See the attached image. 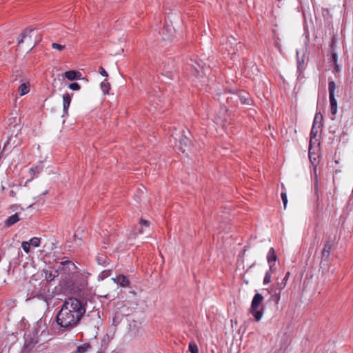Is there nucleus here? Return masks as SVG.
I'll list each match as a JSON object with an SVG mask.
<instances>
[{
	"mask_svg": "<svg viewBox=\"0 0 353 353\" xmlns=\"http://www.w3.org/2000/svg\"><path fill=\"white\" fill-rule=\"evenodd\" d=\"M143 233V230L141 229V230H139L137 232V231H134V234L135 235L138 234H142Z\"/></svg>",
	"mask_w": 353,
	"mask_h": 353,
	"instance_id": "nucleus-47",
	"label": "nucleus"
},
{
	"mask_svg": "<svg viewBox=\"0 0 353 353\" xmlns=\"http://www.w3.org/2000/svg\"><path fill=\"white\" fill-rule=\"evenodd\" d=\"M9 121H10V126L12 125V127L14 128H17V129L19 128V124L17 121L16 117L10 118Z\"/></svg>",
	"mask_w": 353,
	"mask_h": 353,
	"instance_id": "nucleus-34",
	"label": "nucleus"
},
{
	"mask_svg": "<svg viewBox=\"0 0 353 353\" xmlns=\"http://www.w3.org/2000/svg\"><path fill=\"white\" fill-rule=\"evenodd\" d=\"M68 87L72 90H79L81 88V85L78 83H72L69 84Z\"/></svg>",
	"mask_w": 353,
	"mask_h": 353,
	"instance_id": "nucleus-36",
	"label": "nucleus"
},
{
	"mask_svg": "<svg viewBox=\"0 0 353 353\" xmlns=\"http://www.w3.org/2000/svg\"><path fill=\"white\" fill-rule=\"evenodd\" d=\"M99 73L103 77H108V73L103 67L99 68Z\"/></svg>",
	"mask_w": 353,
	"mask_h": 353,
	"instance_id": "nucleus-41",
	"label": "nucleus"
},
{
	"mask_svg": "<svg viewBox=\"0 0 353 353\" xmlns=\"http://www.w3.org/2000/svg\"><path fill=\"white\" fill-rule=\"evenodd\" d=\"M38 41H40V39H39L37 41H35V43Z\"/></svg>",
	"mask_w": 353,
	"mask_h": 353,
	"instance_id": "nucleus-51",
	"label": "nucleus"
},
{
	"mask_svg": "<svg viewBox=\"0 0 353 353\" xmlns=\"http://www.w3.org/2000/svg\"><path fill=\"white\" fill-rule=\"evenodd\" d=\"M42 166L41 165H37L34 167H32L30 169V172H32L34 175H36L39 173H40L42 171Z\"/></svg>",
	"mask_w": 353,
	"mask_h": 353,
	"instance_id": "nucleus-29",
	"label": "nucleus"
},
{
	"mask_svg": "<svg viewBox=\"0 0 353 353\" xmlns=\"http://www.w3.org/2000/svg\"><path fill=\"white\" fill-rule=\"evenodd\" d=\"M30 91V85L28 83H22L19 88V92L21 96H23Z\"/></svg>",
	"mask_w": 353,
	"mask_h": 353,
	"instance_id": "nucleus-20",
	"label": "nucleus"
},
{
	"mask_svg": "<svg viewBox=\"0 0 353 353\" xmlns=\"http://www.w3.org/2000/svg\"><path fill=\"white\" fill-rule=\"evenodd\" d=\"M81 72L75 70H69L64 73V77L70 81L79 79L81 78Z\"/></svg>",
	"mask_w": 353,
	"mask_h": 353,
	"instance_id": "nucleus-12",
	"label": "nucleus"
},
{
	"mask_svg": "<svg viewBox=\"0 0 353 353\" xmlns=\"http://www.w3.org/2000/svg\"><path fill=\"white\" fill-rule=\"evenodd\" d=\"M29 243H30V245L37 248L40 245L41 241L39 238L33 237L30 240Z\"/></svg>",
	"mask_w": 353,
	"mask_h": 353,
	"instance_id": "nucleus-27",
	"label": "nucleus"
},
{
	"mask_svg": "<svg viewBox=\"0 0 353 353\" xmlns=\"http://www.w3.org/2000/svg\"><path fill=\"white\" fill-rule=\"evenodd\" d=\"M322 121H323V115L320 112H317L314 116L313 125L314 126H317L318 128H321L322 126Z\"/></svg>",
	"mask_w": 353,
	"mask_h": 353,
	"instance_id": "nucleus-18",
	"label": "nucleus"
},
{
	"mask_svg": "<svg viewBox=\"0 0 353 353\" xmlns=\"http://www.w3.org/2000/svg\"><path fill=\"white\" fill-rule=\"evenodd\" d=\"M276 259L277 257L275 254V251L273 248H271L267 255V260L270 265V269H272V267L274 265V263L276 262Z\"/></svg>",
	"mask_w": 353,
	"mask_h": 353,
	"instance_id": "nucleus-10",
	"label": "nucleus"
},
{
	"mask_svg": "<svg viewBox=\"0 0 353 353\" xmlns=\"http://www.w3.org/2000/svg\"><path fill=\"white\" fill-rule=\"evenodd\" d=\"M54 268V270L52 271V274H54L55 278H56V277H57V276H59V274H61V273H60V272H59V271H58V268L57 267V265H56L54 266V268Z\"/></svg>",
	"mask_w": 353,
	"mask_h": 353,
	"instance_id": "nucleus-42",
	"label": "nucleus"
},
{
	"mask_svg": "<svg viewBox=\"0 0 353 353\" xmlns=\"http://www.w3.org/2000/svg\"><path fill=\"white\" fill-rule=\"evenodd\" d=\"M1 190H5V187L3 185L1 186Z\"/></svg>",
	"mask_w": 353,
	"mask_h": 353,
	"instance_id": "nucleus-48",
	"label": "nucleus"
},
{
	"mask_svg": "<svg viewBox=\"0 0 353 353\" xmlns=\"http://www.w3.org/2000/svg\"><path fill=\"white\" fill-rule=\"evenodd\" d=\"M85 310V305L81 301L70 297L65 300L56 321L65 331L70 330L77 325Z\"/></svg>",
	"mask_w": 353,
	"mask_h": 353,
	"instance_id": "nucleus-1",
	"label": "nucleus"
},
{
	"mask_svg": "<svg viewBox=\"0 0 353 353\" xmlns=\"http://www.w3.org/2000/svg\"><path fill=\"white\" fill-rule=\"evenodd\" d=\"M189 351L190 353H198V347L196 344L194 342H191L189 343Z\"/></svg>",
	"mask_w": 353,
	"mask_h": 353,
	"instance_id": "nucleus-30",
	"label": "nucleus"
},
{
	"mask_svg": "<svg viewBox=\"0 0 353 353\" xmlns=\"http://www.w3.org/2000/svg\"><path fill=\"white\" fill-rule=\"evenodd\" d=\"M332 62L334 65L336 71L338 72L339 69V65L337 64V53L336 52V51H334V49H333L332 52Z\"/></svg>",
	"mask_w": 353,
	"mask_h": 353,
	"instance_id": "nucleus-24",
	"label": "nucleus"
},
{
	"mask_svg": "<svg viewBox=\"0 0 353 353\" xmlns=\"http://www.w3.org/2000/svg\"><path fill=\"white\" fill-rule=\"evenodd\" d=\"M281 299L280 292L279 293H274L271 296V299L275 303V304H278Z\"/></svg>",
	"mask_w": 353,
	"mask_h": 353,
	"instance_id": "nucleus-33",
	"label": "nucleus"
},
{
	"mask_svg": "<svg viewBox=\"0 0 353 353\" xmlns=\"http://www.w3.org/2000/svg\"><path fill=\"white\" fill-rule=\"evenodd\" d=\"M272 269L270 268L269 270L266 272L265 275L263 279V284L264 285H266V284H268L269 283H270L271 277H272Z\"/></svg>",
	"mask_w": 353,
	"mask_h": 353,
	"instance_id": "nucleus-26",
	"label": "nucleus"
},
{
	"mask_svg": "<svg viewBox=\"0 0 353 353\" xmlns=\"http://www.w3.org/2000/svg\"><path fill=\"white\" fill-rule=\"evenodd\" d=\"M336 90V84L333 81L329 82L328 84V90H329V97H334V91Z\"/></svg>",
	"mask_w": 353,
	"mask_h": 353,
	"instance_id": "nucleus-23",
	"label": "nucleus"
},
{
	"mask_svg": "<svg viewBox=\"0 0 353 353\" xmlns=\"http://www.w3.org/2000/svg\"><path fill=\"white\" fill-rule=\"evenodd\" d=\"M192 142L189 139V138L187 137L185 135L181 136V139L179 141V144L176 145L178 149L183 153L188 152L190 150Z\"/></svg>",
	"mask_w": 353,
	"mask_h": 353,
	"instance_id": "nucleus-7",
	"label": "nucleus"
},
{
	"mask_svg": "<svg viewBox=\"0 0 353 353\" xmlns=\"http://www.w3.org/2000/svg\"><path fill=\"white\" fill-rule=\"evenodd\" d=\"M21 248L25 252L29 253L30 251V243L28 241H23L21 243Z\"/></svg>",
	"mask_w": 353,
	"mask_h": 353,
	"instance_id": "nucleus-32",
	"label": "nucleus"
},
{
	"mask_svg": "<svg viewBox=\"0 0 353 353\" xmlns=\"http://www.w3.org/2000/svg\"><path fill=\"white\" fill-rule=\"evenodd\" d=\"M233 41H236V40L234 37H232L228 39L227 42L230 43V44H233Z\"/></svg>",
	"mask_w": 353,
	"mask_h": 353,
	"instance_id": "nucleus-45",
	"label": "nucleus"
},
{
	"mask_svg": "<svg viewBox=\"0 0 353 353\" xmlns=\"http://www.w3.org/2000/svg\"><path fill=\"white\" fill-rule=\"evenodd\" d=\"M72 97L69 93L63 95V107L65 113L68 114V110L70 105Z\"/></svg>",
	"mask_w": 353,
	"mask_h": 353,
	"instance_id": "nucleus-13",
	"label": "nucleus"
},
{
	"mask_svg": "<svg viewBox=\"0 0 353 353\" xmlns=\"http://www.w3.org/2000/svg\"><path fill=\"white\" fill-rule=\"evenodd\" d=\"M45 279L48 282H51L55 279L54 274H52V270H46L44 271Z\"/></svg>",
	"mask_w": 353,
	"mask_h": 353,
	"instance_id": "nucleus-22",
	"label": "nucleus"
},
{
	"mask_svg": "<svg viewBox=\"0 0 353 353\" xmlns=\"http://www.w3.org/2000/svg\"><path fill=\"white\" fill-rule=\"evenodd\" d=\"M330 112L334 116L337 112V101L334 97H330Z\"/></svg>",
	"mask_w": 353,
	"mask_h": 353,
	"instance_id": "nucleus-17",
	"label": "nucleus"
},
{
	"mask_svg": "<svg viewBox=\"0 0 353 353\" xmlns=\"http://www.w3.org/2000/svg\"><path fill=\"white\" fill-rule=\"evenodd\" d=\"M101 88L102 91L103 92V93L107 94V93H108V91L110 89V85L109 82L107 80H104L101 83Z\"/></svg>",
	"mask_w": 353,
	"mask_h": 353,
	"instance_id": "nucleus-25",
	"label": "nucleus"
},
{
	"mask_svg": "<svg viewBox=\"0 0 353 353\" xmlns=\"http://www.w3.org/2000/svg\"><path fill=\"white\" fill-rule=\"evenodd\" d=\"M263 301V296L259 293H256L252 299L250 308V313L254 316L255 320L257 321H260L263 316V310L259 309Z\"/></svg>",
	"mask_w": 353,
	"mask_h": 353,
	"instance_id": "nucleus-2",
	"label": "nucleus"
},
{
	"mask_svg": "<svg viewBox=\"0 0 353 353\" xmlns=\"http://www.w3.org/2000/svg\"><path fill=\"white\" fill-rule=\"evenodd\" d=\"M140 224L142 225V226H145V227H149L150 226V222L148 221H146L143 219H140Z\"/></svg>",
	"mask_w": 353,
	"mask_h": 353,
	"instance_id": "nucleus-39",
	"label": "nucleus"
},
{
	"mask_svg": "<svg viewBox=\"0 0 353 353\" xmlns=\"http://www.w3.org/2000/svg\"><path fill=\"white\" fill-rule=\"evenodd\" d=\"M52 48H54L55 50H57L59 51H62L65 48V46L61 45V44H59V43H52Z\"/></svg>",
	"mask_w": 353,
	"mask_h": 353,
	"instance_id": "nucleus-35",
	"label": "nucleus"
},
{
	"mask_svg": "<svg viewBox=\"0 0 353 353\" xmlns=\"http://www.w3.org/2000/svg\"><path fill=\"white\" fill-rule=\"evenodd\" d=\"M300 54L301 52L299 50H296L297 70L299 74H301L305 70V54L303 52L301 56Z\"/></svg>",
	"mask_w": 353,
	"mask_h": 353,
	"instance_id": "nucleus-8",
	"label": "nucleus"
},
{
	"mask_svg": "<svg viewBox=\"0 0 353 353\" xmlns=\"http://www.w3.org/2000/svg\"><path fill=\"white\" fill-rule=\"evenodd\" d=\"M74 345L77 348L76 353H85L88 352L93 351L92 345L91 343H84L80 345H77L75 343Z\"/></svg>",
	"mask_w": 353,
	"mask_h": 353,
	"instance_id": "nucleus-9",
	"label": "nucleus"
},
{
	"mask_svg": "<svg viewBox=\"0 0 353 353\" xmlns=\"http://www.w3.org/2000/svg\"><path fill=\"white\" fill-rule=\"evenodd\" d=\"M320 128H318L317 126L312 125L311 132H310V139H312L314 138H316L317 136V134L319 132V130Z\"/></svg>",
	"mask_w": 353,
	"mask_h": 353,
	"instance_id": "nucleus-31",
	"label": "nucleus"
},
{
	"mask_svg": "<svg viewBox=\"0 0 353 353\" xmlns=\"http://www.w3.org/2000/svg\"><path fill=\"white\" fill-rule=\"evenodd\" d=\"M88 274L81 273L77 270L71 276L72 285L79 290L84 289L88 285Z\"/></svg>",
	"mask_w": 353,
	"mask_h": 353,
	"instance_id": "nucleus-4",
	"label": "nucleus"
},
{
	"mask_svg": "<svg viewBox=\"0 0 353 353\" xmlns=\"http://www.w3.org/2000/svg\"><path fill=\"white\" fill-rule=\"evenodd\" d=\"M334 241H335L334 237H332L331 236H327V240L325 241L324 248H323V249L322 250V253H321L322 260H323V261L328 260L330 253H331V251H332V249L334 245Z\"/></svg>",
	"mask_w": 353,
	"mask_h": 353,
	"instance_id": "nucleus-6",
	"label": "nucleus"
},
{
	"mask_svg": "<svg viewBox=\"0 0 353 353\" xmlns=\"http://www.w3.org/2000/svg\"><path fill=\"white\" fill-rule=\"evenodd\" d=\"M30 345H31L30 344H26V343H25V345H24V347H25V349H26V351H30V350H32V347H30Z\"/></svg>",
	"mask_w": 353,
	"mask_h": 353,
	"instance_id": "nucleus-44",
	"label": "nucleus"
},
{
	"mask_svg": "<svg viewBox=\"0 0 353 353\" xmlns=\"http://www.w3.org/2000/svg\"><path fill=\"white\" fill-rule=\"evenodd\" d=\"M115 283L121 285L123 287H126L129 285L128 279L124 275H119L116 279H114Z\"/></svg>",
	"mask_w": 353,
	"mask_h": 353,
	"instance_id": "nucleus-16",
	"label": "nucleus"
},
{
	"mask_svg": "<svg viewBox=\"0 0 353 353\" xmlns=\"http://www.w3.org/2000/svg\"><path fill=\"white\" fill-rule=\"evenodd\" d=\"M330 46L331 48L332 51L333 50V49L335 50V48H336V41H335L334 36L332 37V41H331V43L330 45Z\"/></svg>",
	"mask_w": 353,
	"mask_h": 353,
	"instance_id": "nucleus-40",
	"label": "nucleus"
},
{
	"mask_svg": "<svg viewBox=\"0 0 353 353\" xmlns=\"http://www.w3.org/2000/svg\"><path fill=\"white\" fill-rule=\"evenodd\" d=\"M239 99L243 104H250V98L248 97V94L245 92L241 93L239 96Z\"/></svg>",
	"mask_w": 353,
	"mask_h": 353,
	"instance_id": "nucleus-21",
	"label": "nucleus"
},
{
	"mask_svg": "<svg viewBox=\"0 0 353 353\" xmlns=\"http://www.w3.org/2000/svg\"><path fill=\"white\" fill-rule=\"evenodd\" d=\"M56 265L58 268V271H59L61 274L65 275H72L77 269L74 263L65 256L63 257L61 261L57 263Z\"/></svg>",
	"mask_w": 353,
	"mask_h": 353,
	"instance_id": "nucleus-3",
	"label": "nucleus"
},
{
	"mask_svg": "<svg viewBox=\"0 0 353 353\" xmlns=\"http://www.w3.org/2000/svg\"><path fill=\"white\" fill-rule=\"evenodd\" d=\"M290 272H288L284 278L281 280V282H277V283L276 284V290H278L279 291H281L283 288H285V287L286 286V284L288 283V281L289 279V277H290Z\"/></svg>",
	"mask_w": 353,
	"mask_h": 353,
	"instance_id": "nucleus-15",
	"label": "nucleus"
},
{
	"mask_svg": "<svg viewBox=\"0 0 353 353\" xmlns=\"http://www.w3.org/2000/svg\"><path fill=\"white\" fill-rule=\"evenodd\" d=\"M316 106H317V108H319V101L317 102Z\"/></svg>",
	"mask_w": 353,
	"mask_h": 353,
	"instance_id": "nucleus-52",
	"label": "nucleus"
},
{
	"mask_svg": "<svg viewBox=\"0 0 353 353\" xmlns=\"http://www.w3.org/2000/svg\"><path fill=\"white\" fill-rule=\"evenodd\" d=\"M20 221L19 214L17 212L14 214L9 216L6 221L5 224L7 227H10Z\"/></svg>",
	"mask_w": 353,
	"mask_h": 353,
	"instance_id": "nucleus-14",
	"label": "nucleus"
},
{
	"mask_svg": "<svg viewBox=\"0 0 353 353\" xmlns=\"http://www.w3.org/2000/svg\"><path fill=\"white\" fill-rule=\"evenodd\" d=\"M281 196L282 201L283 203L284 209H286L288 203L287 194L285 192H282Z\"/></svg>",
	"mask_w": 353,
	"mask_h": 353,
	"instance_id": "nucleus-37",
	"label": "nucleus"
},
{
	"mask_svg": "<svg viewBox=\"0 0 353 353\" xmlns=\"http://www.w3.org/2000/svg\"><path fill=\"white\" fill-rule=\"evenodd\" d=\"M199 68H201V66L199 65V63H196Z\"/></svg>",
	"mask_w": 353,
	"mask_h": 353,
	"instance_id": "nucleus-49",
	"label": "nucleus"
},
{
	"mask_svg": "<svg viewBox=\"0 0 353 353\" xmlns=\"http://www.w3.org/2000/svg\"><path fill=\"white\" fill-rule=\"evenodd\" d=\"M192 68L193 74L195 75L196 77L199 76L200 70H199V68L197 67H196L195 65H192Z\"/></svg>",
	"mask_w": 353,
	"mask_h": 353,
	"instance_id": "nucleus-38",
	"label": "nucleus"
},
{
	"mask_svg": "<svg viewBox=\"0 0 353 353\" xmlns=\"http://www.w3.org/2000/svg\"><path fill=\"white\" fill-rule=\"evenodd\" d=\"M34 33V30L32 28L26 29L22 34H21V39L19 41L18 44L20 45L21 43H23L25 41H28V40H31V37Z\"/></svg>",
	"mask_w": 353,
	"mask_h": 353,
	"instance_id": "nucleus-11",
	"label": "nucleus"
},
{
	"mask_svg": "<svg viewBox=\"0 0 353 353\" xmlns=\"http://www.w3.org/2000/svg\"><path fill=\"white\" fill-rule=\"evenodd\" d=\"M113 321L114 323H119V321H120V317L118 315H115L114 317L113 318Z\"/></svg>",
	"mask_w": 353,
	"mask_h": 353,
	"instance_id": "nucleus-43",
	"label": "nucleus"
},
{
	"mask_svg": "<svg viewBox=\"0 0 353 353\" xmlns=\"http://www.w3.org/2000/svg\"><path fill=\"white\" fill-rule=\"evenodd\" d=\"M110 274H111L110 270H106L101 272L98 276L99 280L105 279V278L108 277L110 275Z\"/></svg>",
	"mask_w": 353,
	"mask_h": 353,
	"instance_id": "nucleus-28",
	"label": "nucleus"
},
{
	"mask_svg": "<svg viewBox=\"0 0 353 353\" xmlns=\"http://www.w3.org/2000/svg\"><path fill=\"white\" fill-rule=\"evenodd\" d=\"M97 261L99 265L105 266L108 264V258L105 254H99L97 256Z\"/></svg>",
	"mask_w": 353,
	"mask_h": 353,
	"instance_id": "nucleus-19",
	"label": "nucleus"
},
{
	"mask_svg": "<svg viewBox=\"0 0 353 353\" xmlns=\"http://www.w3.org/2000/svg\"><path fill=\"white\" fill-rule=\"evenodd\" d=\"M20 129H17V134L15 135L11 134L8 137V140L4 144L3 150H6L10 148H16L21 143V139L19 137V132Z\"/></svg>",
	"mask_w": 353,
	"mask_h": 353,
	"instance_id": "nucleus-5",
	"label": "nucleus"
},
{
	"mask_svg": "<svg viewBox=\"0 0 353 353\" xmlns=\"http://www.w3.org/2000/svg\"><path fill=\"white\" fill-rule=\"evenodd\" d=\"M166 28H167V27L163 28V31H164L165 30H166Z\"/></svg>",
	"mask_w": 353,
	"mask_h": 353,
	"instance_id": "nucleus-50",
	"label": "nucleus"
},
{
	"mask_svg": "<svg viewBox=\"0 0 353 353\" xmlns=\"http://www.w3.org/2000/svg\"><path fill=\"white\" fill-rule=\"evenodd\" d=\"M10 196H12V197H15L16 196V192L14 190H11L10 192Z\"/></svg>",
	"mask_w": 353,
	"mask_h": 353,
	"instance_id": "nucleus-46",
	"label": "nucleus"
}]
</instances>
